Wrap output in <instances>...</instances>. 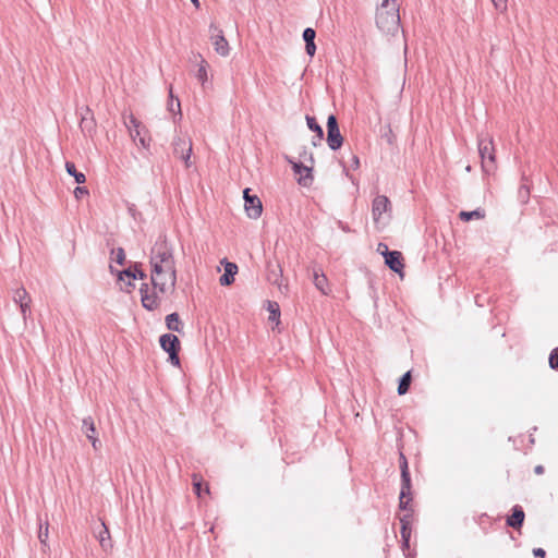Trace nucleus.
<instances>
[{
    "label": "nucleus",
    "instance_id": "obj_1",
    "mask_svg": "<svg viewBox=\"0 0 558 558\" xmlns=\"http://www.w3.org/2000/svg\"><path fill=\"white\" fill-rule=\"evenodd\" d=\"M151 275L150 282L153 291L148 283H142L140 288L141 302L147 311H155L160 305V299L157 292L165 294L168 291L173 292L177 284V269L173 257L172 246L166 235H159L150 250Z\"/></svg>",
    "mask_w": 558,
    "mask_h": 558
},
{
    "label": "nucleus",
    "instance_id": "obj_2",
    "mask_svg": "<svg viewBox=\"0 0 558 558\" xmlns=\"http://www.w3.org/2000/svg\"><path fill=\"white\" fill-rule=\"evenodd\" d=\"M376 25L385 34L395 35L399 31L400 15L396 1L381 0L376 12Z\"/></svg>",
    "mask_w": 558,
    "mask_h": 558
},
{
    "label": "nucleus",
    "instance_id": "obj_3",
    "mask_svg": "<svg viewBox=\"0 0 558 558\" xmlns=\"http://www.w3.org/2000/svg\"><path fill=\"white\" fill-rule=\"evenodd\" d=\"M477 147L483 171L487 174L494 172L496 169V155L493 138L488 135L480 136Z\"/></svg>",
    "mask_w": 558,
    "mask_h": 558
},
{
    "label": "nucleus",
    "instance_id": "obj_4",
    "mask_svg": "<svg viewBox=\"0 0 558 558\" xmlns=\"http://www.w3.org/2000/svg\"><path fill=\"white\" fill-rule=\"evenodd\" d=\"M160 347L169 354V361L172 365H180L179 351L181 349L179 338L173 333H165L159 338Z\"/></svg>",
    "mask_w": 558,
    "mask_h": 558
},
{
    "label": "nucleus",
    "instance_id": "obj_5",
    "mask_svg": "<svg viewBox=\"0 0 558 558\" xmlns=\"http://www.w3.org/2000/svg\"><path fill=\"white\" fill-rule=\"evenodd\" d=\"M401 476V489L399 495V509L402 511L413 512V507L411 505L412 497V484H411V475L410 473L400 474Z\"/></svg>",
    "mask_w": 558,
    "mask_h": 558
},
{
    "label": "nucleus",
    "instance_id": "obj_6",
    "mask_svg": "<svg viewBox=\"0 0 558 558\" xmlns=\"http://www.w3.org/2000/svg\"><path fill=\"white\" fill-rule=\"evenodd\" d=\"M173 155L184 161L185 167L191 166L192 141L185 136H175L172 141Z\"/></svg>",
    "mask_w": 558,
    "mask_h": 558
},
{
    "label": "nucleus",
    "instance_id": "obj_7",
    "mask_svg": "<svg viewBox=\"0 0 558 558\" xmlns=\"http://www.w3.org/2000/svg\"><path fill=\"white\" fill-rule=\"evenodd\" d=\"M327 144L331 150H338L343 144V136L340 133L337 117L330 114L327 119Z\"/></svg>",
    "mask_w": 558,
    "mask_h": 558
},
{
    "label": "nucleus",
    "instance_id": "obj_8",
    "mask_svg": "<svg viewBox=\"0 0 558 558\" xmlns=\"http://www.w3.org/2000/svg\"><path fill=\"white\" fill-rule=\"evenodd\" d=\"M380 247H384L381 254L385 257V264L395 272L402 275V270L404 267L403 256L399 251H389L388 246L384 243L378 244V251Z\"/></svg>",
    "mask_w": 558,
    "mask_h": 558
},
{
    "label": "nucleus",
    "instance_id": "obj_9",
    "mask_svg": "<svg viewBox=\"0 0 558 558\" xmlns=\"http://www.w3.org/2000/svg\"><path fill=\"white\" fill-rule=\"evenodd\" d=\"M209 32H210V40L215 47V51L222 57L228 56L230 52V47H229L228 40L226 39V37L223 35L222 29H220L215 24H210Z\"/></svg>",
    "mask_w": 558,
    "mask_h": 558
},
{
    "label": "nucleus",
    "instance_id": "obj_10",
    "mask_svg": "<svg viewBox=\"0 0 558 558\" xmlns=\"http://www.w3.org/2000/svg\"><path fill=\"white\" fill-rule=\"evenodd\" d=\"M286 160L291 165L294 173L300 174L298 183L302 186H310L313 182V166H306L303 162H296L289 156H286Z\"/></svg>",
    "mask_w": 558,
    "mask_h": 558
},
{
    "label": "nucleus",
    "instance_id": "obj_11",
    "mask_svg": "<svg viewBox=\"0 0 558 558\" xmlns=\"http://www.w3.org/2000/svg\"><path fill=\"white\" fill-rule=\"evenodd\" d=\"M251 189L246 187L243 191L244 207L247 216L252 219H257L262 216L263 204L258 196L250 194Z\"/></svg>",
    "mask_w": 558,
    "mask_h": 558
},
{
    "label": "nucleus",
    "instance_id": "obj_12",
    "mask_svg": "<svg viewBox=\"0 0 558 558\" xmlns=\"http://www.w3.org/2000/svg\"><path fill=\"white\" fill-rule=\"evenodd\" d=\"M13 301L20 305L23 319L26 320L31 314V296L25 288L20 287L13 292Z\"/></svg>",
    "mask_w": 558,
    "mask_h": 558
},
{
    "label": "nucleus",
    "instance_id": "obj_13",
    "mask_svg": "<svg viewBox=\"0 0 558 558\" xmlns=\"http://www.w3.org/2000/svg\"><path fill=\"white\" fill-rule=\"evenodd\" d=\"M110 271L111 272H117L118 275V279L119 280H123V277H128L130 280L128 282V286L130 287H133V283L131 282L132 279H146V274L141 269V265L135 263L133 266H130L129 268L124 269V270H121V271H118V270H114V268L112 267V265H110Z\"/></svg>",
    "mask_w": 558,
    "mask_h": 558
},
{
    "label": "nucleus",
    "instance_id": "obj_14",
    "mask_svg": "<svg viewBox=\"0 0 558 558\" xmlns=\"http://www.w3.org/2000/svg\"><path fill=\"white\" fill-rule=\"evenodd\" d=\"M82 432L86 435L88 440L92 442L94 450H99L101 442L97 437L95 422L92 416H87L82 421Z\"/></svg>",
    "mask_w": 558,
    "mask_h": 558
},
{
    "label": "nucleus",
    "instance_id": "obj_15",
    "mask_svg": "<svg viewBox=\"0 0 558 558\" xmlns=\"http://www.w3.org/2000/svg\"><path fill=\"white\" fill-rule=\"evenodd\" d=\"M266 278L269 283L282 287V268L279 262L268 260L266 267Z\"/></svg>",
    "mask_w": 558,
    "mask_h": 558
},
{
    "label": "nucleus",
    "instance_id": "obj_16",
    "mask_svg": "<svg viewBox=\"0 0 558 558\" xmlns=\"http://www.w3.org/2000/svg\"><path fill=\"white\" fill-rule=\"evenodd\" d=\"M391 207L390 201L385 195H378L374 198L372 204V214L375 222H378L381 215L388 211Z\"/></svg>",
    "mask_w": 558,
    "mask_h": 558
},
{
    "label": "nucleus",
    "instance_id": "obj_17",
    "mask_svg": "<svg viewBox=\"0 0 558 558\" xmlns=\"http://www.w3.org/2000/svg\"><path fill=\"white\" fill-rule=\"evenodd\" d=\"M525 513L520 505H514L511 514L507 517L506 524L514 530H520L524 523Z\"/></svg>",
    "mask_w": 558,
    "mask_h": 558
},
{
    "label": "nucleus",
    "instance_id": "obj_18",
    "mask_svg": "<svg viewBox=\"0 0 558 558\" xmlns=\"http://www.w3.org/2000/svg\"><path fill=\"white\" fill-rule=\"evenodd\" d=\"M222 264L225 265V274L220 276L219 282L222 287H228L234 281L238 266L234 263L228 262L226 258L222 260Z\"/></svg>",
    "mask_w": 558,
    "mask_h": 558
},
{
    "label": "nucleus",
    "instance_id": "obj_19",
    "mask_svg": "<svg viewBox=\"0 0 558 558\" xmlns=\"http://www.w3.org/2000/svg\"><path fill=\"white\" fill-rule=\"evenodd\" d=\"M303 40L305 41V51L310 57H313L316 52L315 37L316 32L312 27H307L303 31Z\"/></svg>",
    "mask_w": 558,
    "mask_h": 558
},
{
    "label": "nucleus",
    "instance_id": "obj_20",
    "mask_svg": "<svg viewBox=\"0 0 558 558\" xmlns=\"http://www.w3.org/2000/svg\"><path fill=\"white\" fill-rule=\"evenodd\" d=\"M407 513L399 518L401 523L400 534L404 543H410L411 537V519L413 512L405 511Z\"/></svg>",
    "mask_w": 558,
    "mask_h": 558
},
{
    "label": "nucleus",
    "instance_id": "obj_21",
    "mask_svg": "<svg viewBox=\"0 0 558 558\" xmlns=\"http://www.w3.org/2000/svg\"><path fill=\"white\" fill-rule=\"evenodd\" d=\"M313 282L315 287L324 294H327L326 288L328 286V280L325 274L320 268L314 269L313 271Z\"/></svg>",
    "mask_w": 558,
    "mask_h": 558
},
{
    "label": "nucleus",
    "instance_id": "obj_22",
    "mask_svg": "<svg viewBox=\"0 0 558 558\" xmlns=\"http://www.w3.org/2000/svg\"><path fill=\"white\" fill-rule=\"evenodd\" d=\"M166 326L169 330L181 332L183 329V323L180 319V316L178 313H171L166 316Z\"/></svg>",
    "mask_w": 558,
    "mask_h": 558
},
{
    "label": "nucleus",
    "instance_id": "obj_23",
    "mask_svg": "<svg viewBox=\"0 0 558 558\" xmlns=\"http://www.w3.org/2000/svg\"><path fill=\"white\" fill-rule=\"evenodd\" d=\"M305 119L308 129L316 134V140L322 142L324 138V131L323 128L318 124L316 118L307 114Z\"/></svg>",
    "mask_w": 558,
    "mask_h": 558
},
{
    "label": "nucleus",
    "instance_id": "obj_24",
    "mask_svg": "<svg viewBox=\"0 0 558 558\" xmlns=\"http://www.w3.org/2000/svg\"><path fill=\"white\" fill-rule=\"evenodd\" d=\"M411 383H412V374H411V371H408L399 379L398 389H397L398 395L399 396L405 395L410 389Z\"/></svg>",
    "mask_w": 558,
    "mask_h": 558
},
{
    "label": "nucleus",
    "instance_id": "obj_25",
    "mask_svg": "<svg viewBox=\"0 0 558 558\" xmlns=\"http://www.w3.org/2000/svg\"><path fill=\"white\" fill-rule=\"evenodd\" d=\"M66 172L72 175L77 184H82L86 181V177L83 172L76 170L75 165L72 161L65 162Z\"/></svg>",
    "mask_w": 558,
    "mask_h": 558
},
{
    "label": "nucleus",
    "instance_id": "obj_26",
    "mask_svg": "<svg viewBox=\"0 0 558 558\" xmlns=\"http://www.w3.org/2000/svg\"><path fill=\"white\" fill-rule=\"evenodd\" d=\"M484 217H485V210L482 208H477L472 211H460L459 213V218L465 222H468L472 219H483Z\"/></svg>",
    "mask_w": 558,
    "mask_h": 558
},
{
    "label": "nucleus",
    "instance_id": "obj_27",
    "mask_svg": "<svg viewBox=\"0 0 558 558\" xmlns=\"http://www.w3.org/2000/svg\"><path fill=\"white\" fill-rule=\"evenodd\" d=\"M169 97H170V100L168 102V110L170 112H172L173 114H179L180 118H181L182 117L181 104H180V100L178 98H175V100H174V96H173L172 87L171 86H170V89H169Z\"/></svg>",
    "mask_w": 558,
    "mask_h": 558
},
{
    "label": "nucleus",
    "instance_id": "obj_28",
    "mask_svg": "<svg viewBox=\"0 0 558 558\" xmlns=\"http://www.w3.org/2000/svg\"><path fill=\"white\" fill-rule=\"evenodd\" d=\"M267 310L269 311V320L275 322L277 325L280 323V308L277 302L268 301Z\"/></svg>",
    "mask_w": 558,
    "mask_h": 558
},
{
    "label": "nucleus",
    "instance_id": "obj_29",
    "mask_svg": "<svg viewBox=\"0 0 558 558\" xmlns=\"http://www.w3.org/2000/svg\"><path fill=\"white\" fill-rule=\"evenodd\" d=\"M48 534H49V522H48V520H46L45 523L39 524V531H38V538L43 545H46V542L48 539Z\"/></svg>",
    "mask_w": 558,
    "mask_h": 558
},
{
    "label": "nucleus",
    "instance_id": "obj_30",
    "mask_svg": "<svg viewBox=\"0 0 558 558\" xmlns=\"http://www.w3.org/2000/svg\"><path fill=\"white\" fill-rule=\"evenodd\" d=\"M99 543L102 548H107L108 546H111L110 544V533L108 527L102 523V531L99 533Z\"/></svg>",
    "mask_w": 558,
    "mask_h": 558
},
{
    "label": "nucleus",
    "instance_id": "obj_31",
    "mask_svg": "<svg viewBox=\"0 0 558 558\" xmlns=\"http://www.w3.org/2000/svg\"><path fill=\"white\" fill-rule=\"evenodd\" d=\"M548 362L551 369L558 371V347L551 350Z\"/></svg>",
    "mask_w": 558,
    "mask_h": 558
},
{
    "label": "nucleus",
    "instance_id": "obj_32",
    "mask_svg": "<svg viewBox=\"0 0 558 558\" xmlns=\"http://www.w3.org/2000/svg\"><path fill=\"white\" fill-rule=\"evenodd\" d=\"M206 61L205 60H202L201 64H199V68L197 70V73H196V77L198 78V81L202 82V84L205 83V81L207 80V70H206Z\"/></svg>",
    "mask_w": 558,
    "mask_h": 558
},
{
    "label": "nucleus",
    "instance_id": "obj_33",
    "mask_svg": "<svg viewBox=\"0 0 558 558\" xmlns=\"http://www.w3.org/2000/svg\"><path fill=\"white\" fill-rule=\"evenodd\" d=\"M112 254H114V262L119 265H124L125 263V252L122 247H118L117 250H112Z\"/></svg>",
    "mask_w": 558,
    "mask_h": 558
},
{
    "label": "nucleus",
    "instance_id": "obj_34",
    "mask_svg": "<svg viewBox=\"0 0 558 558\" xmlns=\"http://www.w3.org/2000/svg\"><path fill=\"white\" fill-rule=\"evenodd\" d=\"M399 468L400 474H403V471H405V473H410L408 459L402 451L399 452Z\"/></svg>",
    "mask_w": 558,
    "mask_h": 558
},
{
    "label": "nucleus",
    "instance_id": "obj_35",
    "mask_svg": "<svg viewBox=\"0 0 558 558\" xmlns=\"http://www.w3.org/2000/svg\"><path fill=\"white\" fill-rule=\"evenodd\" d=\"M202 478H198L197 475H193V489H194V493L201 497L202 496V492H203V488H202Z\"/></svg>",
    "mask_w": 558,
    "mask_h": 558
},
{
    "label": "nucleus",
    "instance_id": "obj_36",
    "mask_svg": "<svg viewBox=\"0 0 558 558\" xmlns=\"http://www.w3.org/2000/svg\"><path fill=\"white\" fill-rule=\"evenodd\" d=\"M129 121H125V125L128 126V129L130 130L131 129H138L141 128V122L131 113L129 117H128Z\"/></svg>",
    "mask_w": 558,
    "mask_h": 558
},
{
    "label": "nucleus",
    "instance_id": "obj_37",
    "mask_svg": "<svg viewBox=\"0 0 558 558\" xmlns=\"http://www.w3.org/2000/svg\"><path fill=\"white\" fill-rule=\"evenodd\" d=\"M494 7L496 8V10H498L499 12L504 13L507 11V8H508V1L507 0H492Z\"/></svg>",
    "mask_w": 558,
    "mask_h": 558
},
{
    "label": "nucleus",
    "instance_id": "obj_38",
    "mask_svg": "<svg viewBox=\"0 0 558 558\" xmlns=\"http://www.w3.org/2000/svg\"><path fill=\"white\" fill-rule=\"evenodd\" d=\"M300 158L304 159L305 161H308L311 166L314 163V156L313 153L307 151V149L304 147L303 150L300 153Z\"/></svg>",
    "mask_w": 558,
    "mask_h": 558
},
{
    "label": "nucleus",
    "instance_id": "obj_39",
    "mask_svg": "<svg viewBox=\"0 0 558 558\" xmlns=\"http://www.w3.org/2000/svg\"><path fill=\"white\" fill-rule=\"evenodd\" d=\"M381 136L387 140L388 144L393 143L395 135L389 125L385 128V131L381 133Z\"/></svg>",
    "mask_w": 558,
    "mask_h": 558
},
{
    "label": "nucleus",
    "instance_id": "obj_40",
    "mask_svg": "<svg viewBox=\"0 0 558 558\" xmlns=\"http://www.w3.org/2000/svg\"><path fill=\"white\" fill-rule=\"evenodd\" d=\"M74 195L76 198H81L84 195H88V190L84 186H76L74 190Z\"/></svg>",
    "mask_w": 558,
    "mask_h": 558
},
{
    "label": "nucleus",
    "instance_id": "obj_41",
    "mask_svg": "<svg viewBox=\"0 0 558 558\" xmlns=\"http://www.w3.org/2000/svg\"><path fill=\"white\" fill-rule=\"evenodd\" d=\"M130 135L134 141H136L137 137L140 138L141 136H143L142 135V126L138 129H134V130L130 128Z\"/></svg>",
    "mask_w": 558,
    "mask_h": 558
},
{
    "label": "nucleus",
    "instance_id": "obj_42",
    "mask_svg": "<svg viewBox=\"0 0 558 558\" xmlns=\"http://www.w3.org/2000/svg\"><path fill=\"white\" fill-rule=\"evenodd\" d=\"M80 125H81V129L83 131H85V130L90 131L92 130V121L88 122L86 118H82Z\"/></svg>",
    "mask_w": 558,
    "mask_h": 558
},
{
    "label": "nucleus",
    "instance_id": "obj_43",
    "mask_svg": "<svg viewBox=\"0 0 558 558\" xmlns=\"http://www.w3.org/2000/svg\"><path fill=\"white\" fill-rule=\"evenodd\" d=\"M533 555L538 558H545L546 551L543 548L538 547L533 549Z\"/></svg>",
    "mask_w": 558,
    "mask_h": 558
},
{
    "label": "nucleus",
    "instance_id": "obj_44",
    "mask_svg": "<svg viewBox=\"0 0 558 558\" xmlns=\"http://www.w3.org/2000/svg\"><path fill=\"white\" fill-rule=\"evenodd\" d=\"M351 167L352 169L356 170L359 169L360 167V159L356 155H352V163H351Z\"/></svg>",
    "mask_w": 558,
    "mask_h": 558
},
{
    "label": "nucleus",
    "instance_id": "obj_45",
    "mask_svg": "<svg viewBox=\"0 0 558 558\" xmlns=\"http://www.w3.org/2000/svg\"><path fill=\"white\" fill-rule=\"evenodd\" d=\"M138 142L145 148H147L149 146V140L147 141L145 136H141L138 138Z\"/></svg>",
    "mask_w": 558,
    "mask_h": 558
},
{
    "label": "nucleus",
    "instance_id": "obj_46",
    "mask_svg": "<svg viewBox=\"0 0 558 558\" xmlns=\"http://www.w3.org/2000/svg\"><path fill=\"white\" fill-rule=\"evenodd\" d=\"M544 472H545V469H544V466H543V465H541V464H539V465H536V466L534 468V473H535V474H537V475H542Z\"/></svg>",
    "mask_w": 558,
    "mask_h": 558
},
{
    "label": "nucleus",
    "instance_id": "obj_47",
    "mask_svg": "<svg viewBox=\"0 0 558 558\" xmlns=\"http://www.w3.org/2000/svg\"><path fill=\"white\" fill-rule=\"evenodd\" d=\"M160 281H166L167 286H169V274L165 272L163 275H161L160 276Z\"/></svg>",
    "mask_w": 558,
    "mask_h": 558
},
{
    "label": "nucleus",
    "instance_id": "obj_48",
    "mask_svg": "<svg viewBox=\"0 0 558 558\" xmlns=\"http://www.w3.org/2000/svg\"><path fill=\"white\" fill-rule=\"evenodd\" d=\"M320 143H322V142H318V141L316 140V135H315V136L313 137V140H312V144H313V146H318V145H320Z\"/></svg>",
    "mask_w": 558,
    "mask_h": 558
},
{
    "label": "nucleus",
    "instance_id": "obj_49",
    "mask_svg": "<svg viewBox=\"0 0 558 558\" xmlns=\"http://www.w3.org/2000/svg\"><path fill=\"white\" fill-rule=\"evenodd\" d=\"M191 2L195 5L196 9L201 7L199 0H191Z\"/></svg>",
    "mask_w": 558,
    "mask_h": 558
},
{
    "label": "nucleus",
    "instance_id": "obj_50",
    "mask_svg": "<svg viewBox=\"0 0 558 558\" xmlns=\"http://www.w3.org/2000/svg\"><path fill=\"white\" fill-rule=\"evenodd\" d=\"M402 548L403 549L409 548V543H404V541H402Z\"/></svg>",
    "mask_w": 558,
    "mask_h": 558
},
{
    "label": "nucleus",
    "instance_id": "obj_51",
    "mask_svg": "<svg viewBox=\"0 0 558 558\" xmlns=\"http://www.w3.org/2000/svg\"><path fill=\"white\" fill-rule=\"evenodd\" d=\"M205 493H206V494H209V487H208V485H206V486H205Z\"/></svg>",
    "mask_w": 558,
    "mask_h": 558
},
{
    "label": "nucleus",
    "instance_id": "obj_52",
    "mask_svg": "<svg viewBox=\"0 0 558 558\" xmlns=\"http://www.w3.org/2000/svg\"><path fill=\"white\" fill-rule=\"evenodd\" d=\"M344 172H345V175H349V172L345 167H344Z\"/></svg>",
    "mask_w": 558,
    "mask_h": 558
}]
</instances>
